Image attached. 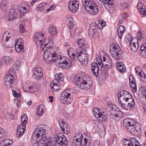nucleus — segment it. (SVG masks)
Masks as SVG:
<instances>
[{"mask_svg": "<svg viewBox=\"0 0 146 146\" xmlns=\"http://www.w3.org/2000/svg\"><path fill=\"white\" fill-rule=\"evenodd\" d=\"M35 40L36 45L39 47L42 51H44L43 57L45 62L48 64L54 62L57 56L54 51L55 47L49 46L50 43H47L44 33L41 32L36 33Z\"/></svg>", "mask_w": 146, "mask_h": 146, "instance_id": "f257e3e1", "label": "nucleus"}, {"mask_svg": "<svg viewBox=\"0 0 146 146\" xmlns=\"http://www.w3.org/2000/svg\"><path fill=\"white\" fill-rule=\"evenodd\" d=\"M16 35L14 32H6L3 34L2 40V44L6 47L11 48L15 44L16 51L18 53H22L23 51V43L20 42V38H18L17 41H15Z\"/></svg>", "mask_w": 146, "mask_h": 146, "instance_id": "f03ea898", "label": "nucleus"}, {"mask_svg": "<svg viewBox=\"0 0 146 146\" xmlns=\"http://www.w3.org/2000/svg\"><path fill=\"white\" fill-rule=\"evenodd\" d=\"M74 81L79 88L86 90L90 89L92 84L91 78L86 74L82 75L81 76L76 75L74 77Z\"/></svg>", "mask_w": 146, "mask_h": 146, "instance_id": "7ed1b4c3", "label": "nucleus"}, {"mask_svg": "<svg viewBox=\"0 0 146 146\" xmlns=\"http://www.w3.org/2000/svg\"><path fill=\"white\" fill-rule=\"evenodd\" d=\"M124 126L128 131L133 134H135L137 133H140L141 128L140 124L135 122L131 118L124 119L123 122Z\"/></svg>", "mask_w": 146, "mask_h": 146, "instance_id": "20e7f679", "label": "nucleus"}, {"mask_svg": "<svg viewBox=\"0 0 146 146\" xmlns=\"http://www.w3.org/2000/svg\"><path fill=\"white\" fill-rule=\"evenodd\" d=\"M82 2L87 12L93 15H96L98 13V8L93 0H82Z\"/></svg>", "mask_w": 146, "mask_h": 146, "instance_id": "39448f33", "label": "nucleus"}, {"mask_svg": "<svg viewBox=\"0 0 146 146\" xmlns=\"http://www.w3.org/2000/svg\"><path fill=\"white\" fill-rule=\"evenodd\" d=\"M45 129L42 125L38 126L35 129L32 137V142L33 144L42 139L43 137L46 138L45 134Z\"/></svg>", "mask_w": 146, "mask_h": 146, "instance_id": "423d86ee", "label": "nucleus"}, {"mask_svg": "<svg viewBox=\"0 0 146 146\" xmlns=\"http://www.w3.org/2000/svg\"><path fill=\"white\" fill-rule=\"evenodd\" d=\"M110 52L112 57L116 60H119L122 57L123 52L117 43H113L111 45Z\"/></svg>", "mask_w": 146, "mask_h": 146, "instance_id": "0eeeda50", "label": "nucleus"}, {"mask_svg": "<svg viewBox=\"0 0 146 146\" xmlns=\"http://www.w3.org/2000/svg\"><path fill=\"white\" fill-rule=\"evenodd\" d=\"M61 102L65 104H71L74 100L73 94L70 89H67L63 91L60 98Z\"/></svg>", "mask_w": 146, "mask_h": 146, "instance_id": "6e6552de", "label": "nucleus"}, {"mask_svg": "<svg viewBox=\"0 0 146 146\" xmlns=\"http://www.w3.org/2000/svg\"><path fill=\"white\" fill-rule=\"evenodd\" d=\"M54 138L56 142H52L53 146H63V145H67L68 144V140L63 133H57L54 136Z\"/></svg>", "mask_w": 146, "mask_h": 146, "instance_id": "1a4fd4ad", "label": "nucleus"}, {"mask_svg": "<svg viewBox=\"0 0 146 146\" xmlns=\"http://www.w3.org/2000/svg\"><path fill=\"white\" fill-rule=\"evenodd\" d=\"M109 110L111 113L110 117L114 120L117 121L120 117H123V113L118 108L112 105L110 106Z\"/></svg>", "mask_w": 146, "mask_h": 146, "instance_id": "9d476101", "label": "nucleus"}, {"mask_svg": "<svg viewBox=\"0 0 146 146\" xmlns=\"http://www.w3.org/2000/svg\"><path fill=\"white\" fill-rule=\"evenodd\" d=\"M27 121V115H23L21 119V124L18 126L17 129V137H21L24 134L25 130Z\"/></svg>", "mask_w": 146, "mask_h": 146, "instance_id": "9b49d317", "label": "nucleus"}, {"mask_svg": "<svg viewBox=\"0 0 146 146\" xmlns=\"http://www.w3.org/2000/svg\"><path fill=\"white\" fill-rule=\"evenodd\" d=\"M56 59V60L58 61V66L60 68L68 69L72 66L71 61L66 57L57 55Z\"/></svg>", "mask_w": 146, "mask_h": 146, "instance_id": "f8f14e48", "label": "nucleus"}, {"mask_svg": "<svg viewBox=\"0 0 146 146\" xmlns=\"http://www.w3.org/2000/svg\"><path fill=\"white\" fill-rule=\"evenodd\" d=\"M77 59H78L82 65L86 66L88 62V55L86 50L78 52Z\"/></svg>", "mask_w": 146, "mask_h": 146, "instance_id": "ddd939ff", "label": "nucleus"}, {"mask_svg": "<svg viewBox=\"0 0 146 146\" xmlns=\"http://www.w3.org/2000/svg\"><path fill=\"white\" fill-rule=\"evenodd\" d=\"M93 113L96 117L102 122H105L107 119V116L100 112L98 109L94 108L93 111Z\"/></svg>", "mask_w": 146, "mask_h": 146, "instance_id": "4468645a", "label": "nucleus"}, {"mask_svg": "<svg viewBox=\"0 0 146 146\" xmlns=\"http://www.w3.org/2000/svg\"><path fill=\"white\" fill-rule=\"evenodd\" d=\"M131 95L126 90H121L118 93V98L119 101H122L123 102L124 101H127L129 98V97L131 96Z\"/></svg>", "mask_w": 146, "mask_h": 146, "instance_id": "2eb2a0df", "label": "nucleus"}, {"mask_svg": "<svg viewBox=\"0 0 146 146\" xmlns=\"http://www.w3.org/2000/svg\"><path fill=\"white\" fill-rule=\"evenodd\" d=\"M35 144H37V146H53L52 142L49 139L44 137Z\"/></svg>", "mask_w": 146, "mask_h": 146, "instance_id": "dca6fc26", "label": "nucleus"}, {"mask_svg": "<svg viewBox=\"0 0 146 146\" xmlns=\"http://www.w3.org/2000/svg\"><path fill=\"white\" fill-rule=\"evenodd\" d=\"M83 137L80 133H76L73 138L72 143L75 146H80Z\"/></svg>", "mask_w": 146, "mask_h": 146, "instance_id": "f3484780", "label": "nucleus"}, {"mask_svg": "<svg viewBox=\"0 0 146 146\" xmlns=\"http://www.w3.org/2000/svg\"><path fill=\"white\" fill-rule=\"evenodd\" d=\"M17 9L19 12L23 14L26 13L28 12L30 10V7L25 2H24L18 6Z\"/></svg>", "mask_w": 146, "mask_h": 146, "instance_id": "a211bd4d", "label": "nucleus"}, {"mask_svg": "<svg viewBox=\"0 0 146 146\" xmlns=\"http://www.w3.org/2000/svg\"><path fill=\"white\" fill-rule=\"evenodd\" d=\"M79 5L78 1H72L69 3L68 7L69 10L73 13H75L78 9Z\"/></svg>", "mask_w": 146, "mask_h": 146, "instance_id": "6ab92c4d", "label": "nucleus"}, {"mask_svg": "<svg viewBox=\"0 0 146 146\" xmlns=\"http://www.w3.org/2000/svg\"><path fill=\"white\" fill-rule=\"evenodd\" d=\"M33 76L34 78L38 80L42 76L43 74L42 72V69L40 67H37L33 70Z\"/></svg>", "mask_w": 146, "mask_h": 146, "instance_id": "aec40b11", "label": "nucleus"}, {"mask_svg": "<svg viewBox=\"0 0 146 146\" xmlns=\"http://www.w3.org/2000/svg\"><path fill=\"white\" fill-rule=\"evenodd\" d=\"M59 123L61 130L65 134H68L70 133L69 129L67 127V125L63 120L60 119L59 121Z\"/></svg>", "mask_w": 146, "mask_h": 146, "instance_id": "412c9836", "label": "nucleus"}, {"mask_svg": "<svg viewBox=\"0 0 146 146\" xmlns=\"http://www.w3.org/2000/svg\"><path fill=\"white\" fill-rule=\"evenodd\" d=\"M77 52L75 49L72 48H69L67 50L68 55L73 61L77 60Z\"/></svg>", "mask_w": 146, "mask_h": 146, "instance_id": "4be33fe9", "label": "nucleus"}, {"mask_svg": "<svg viewBox=\"0 0 146 146\" xmlns=\"http://www.w3.org/2000/svg\"><path fill=\"white\" fill-rule=\"evenodd\" d=\"M98 64L95 62H92L91 65V71L93 74L96 77L98 76L99 74V66Z\"/></svg>", "mask_w": 146, "mask_h": 146, "instance_id": "5701e85b", "label": "nucleus"}, {"mask_svg": "<svg viewBox=\"0 0 146 146\" xmlns=\"http://www.w3.org/2000/svg\"><path fill=\"white\" fill-rule=\"evenodd\" d=\"M17 14L15 11L12 9L11 10L9 13L8 14L6 17V18L8 21H11L15 19L17 17Z\"/></svg>", "mask_w": 146, "mask_h": 146, "instance_id": "b1692460", "label": "nucleus"}, {"mask_svg": "<svg viewBox=\"0 0 146 146\" xmlns=\"http://www.w3.org/2000/svg\"><path fill=\"white\" fill-rule=\"evenodd\" d=\"M97 59L98 60H97V61H98V64L100 66V67H101V65L102 64V66H104L106 69H109L111 68L112 66V61L102 62V60L100 58H99Z\"/></svg>", "mask_w": 146, "mask_h": 146, "instance_id": "393cba45", "label": "nucleus"}, {"mask_svg": "<svg viewBox=\"0 0 146 146\" xmlns=\"http://www.w3.org/2000/svg\"><path fill=\"white\" fill-rule=\"evenodd\" d=\"M77 43L79 46L83 50H86L88 48L86 43L82 38H80L77 40Z\"/></svg>", "mask_w": 146, "mask_h": 146, "instance_id": "a878e982", "label": "nucleus"}, {"mask_svg": "<svg viewBox=\"0 0 146 146\" xmlns=\"http://www.w3.org/2000/svg\"><path fill=\"white\" fill-rule=\"evenodd\" d=\"M137 8L140 13L142 15H146V7L141 2H139Z\"/></svg>", "mask_w": 146, "mask_h": 146, "instance_id": "bb28decb", "label": "nucleus"}, {"mask_svg": "<svg viewBox=\"0 0 146 146\" xmlns=\"http://www.w3.org/2000/svg\"><path fill=\"white\" fill-rule=\"evenodd\" d=\"M14 79V75L8 74L5 77V83L6 85H10L13 82Z\"/></svg>", "mask_w": 146, "mask_h": 146, "instance_id": "cd10ccee", "label": "nucleus"}, {"mask_svg": "<svg viewBox=\"0 0 146 146\" xmlns=\"http://www.w3.org/2000/svg\"><path fill=\"white\" fill-rule=\"evenodd\" d=\"M55 80H52L50 83V87L52 90L54 91L59 90L60 88V86L59 83L55 82Z\"/></svg>", "mask_w": 146, "mask_h": 146, "instance_id": "c85d7f7f", "label": "nucleus"}, {"mask_svg": "<svg viewBox=\"0 0 146 146\" xmlns=\"http://www.w3.org/2000/svg\"><path fill=\"white\" fill-rule=\"evenodd\" d=\"M102 2L106 8H111L114 3L113 0H99Z\"/></svg>", "mask_w": 146, "mask_h": 146, "instance_id": "c756f323", "label": "nucleus"}, {"mask_svg": "<svg viewBox=\"0 0 146 146\" xmlns=\"http://www.w3.org/2000/svg\"><path fill=\"white\" fill-rule=\"evenodd\" d=\"M45 112L44 106L42 105H40L38 107L36 115L39 116H41Z\"/></svg>", "mask_w": 146, "mask_h": 146, "instance_id": "7c9ffc66", "label": "nucleus"}, {"mask_svg": "<svg viewBox=\"0 0 146 146\" xmlns=\"http://www.w3.org/2000/svg\"><path fill=\"white\" fill-rule=\"evenodd\" d=\"M1 8L3 11H5L9 7L8 0H3L1 3Z\"/></svg>", "mask_w": 146, "mask_h": 146, "instance_id": "2f4dec72", "label": "nucleus"}, {"mask_svg": "<svg viewBox=\"0 0 146 146\" xmlns=\"http://www.w3.org/2000/svg\"><path fill=\"white\" fill-rule=\"evenodd\" d=\"M97 29H98L97 25L96 24V22L91 23L89 27V33L92 34V30H93L94 33H96Z\"/></svg>", "mask_w": 146, "mask_h": 146, "instance_id": "473e14b6", "label": "nucleus"}, {"mask_svg": "<svg viewBox=\"0 0 146 146\" xmlns=\"http://www.w3.org/2000/svg\"><path fill=\"white\" fill-rule=\"evenodd\" d=\"M132 78L131 79L129 77V80L130 82V86L133 89L132 90L134 92H136L137 91V87L136 86V82L135 80L133 78V77L132 76Z\"/></svg>", "mask_w": 146, "mask_h": 146, "instance_id": "72a5a7b5", "label": "nucleus"}, {"mask_svg": "<svg viewBox=\"0 0 146 146\" xmlns=\"http://www.w3.org/2000/svg\"><path fill=\"white\" fill-rule=\"evenodd\" d=\"M127 103L129 106L130 109L132 110L134 109L135 106V102L133 98H130L128 100L126 101Z\"/></svg>", "mask_w": 146, "mask_h": 146, "instance_id": "f704fd0d", "label": "nucleus"}, {"mask_svg": "<svg viewBox=\"0 0 146 146\" xmlns=\"http://www.w3.org/2000/svg\"><path fill=\"white\" fill-rule=\"evenodd\" d=\"M115 65L118 70L121 72H123L125 70V67L121 62H118L115 63Z\"/></svg>", "mask_w": 146, "mask_h": 146, "instance_id": "c9c22d12", "label": "nucleus"}, {"mask_svg": "<svg viewBox=\"0 0 146 146\" xmlns=\"http://www.w3.org/2000/svg\"><path fill=\"white\" fill-rule=\"evenodd\" d=\"M54 76L55 79L53 80H55V82L57 83H59L60 81H62L63 80V74L62 73L56 74Z\"/></svg>", "mask_w": 146, "mask_h": 146, "instance_id": "e433bc0d", "label": "nucleus"}, {"mask_svg": "<svg viewBox=\"0 0 146 146\" xmlns=\"http://www.w3.org/2000/svg\"><path fill=\"white\" fill-rule=\"evenodd\" d=\"M125 30V27L123 26H120L119 27L117 30V34L120 39L121 38Z\"/></svg>", "mask_w": 146, "mask_h": 146, "instance_id": "4c0bfd02", "label": "nucleus"}, {"mask_svg": "<svg viewBox=\"0 0 146 146\" xmlns=\"http://www.w3.org/2000/svg\"><path fill=\"white\" fill-rule=\"evenodd\" d=\"M137 36L138 41L139 40L141 41L142 40L144 41L146 39V35L143 33H142L139 31L137 33Z\"/></svg>", "mask_w": 146, "mask_h": 146, "instance_id": "58836bf2", "label": "nucleus"}, {"mask_svg": "<svg viewBox=\"0 0 146 146\" xmlns=\"http://www.w3.org/2000/svg\"><path fill=\"white\" fill-rule=\"evenodd\" d=\"M49 33L51 35H56L57 33V30L55 26L54 25L50 26L49 28Z\"/></svg>", "mask_w": 146, "mask_h": 146, "instance_id": "ea45409f", "label": "nucleus"}, {"mask_svg": "<svg viewBox=\"0 0 146 146\" xmlns=\"http://www.w3.org/2000/svg\"><path fill=\"white\" fill-rule=\"evenodd\" d=\"M120 104H121V107L123 108L126 110H131L130 107L128 104V103H127L126 100L124 101L123 102H121L122 101H119Z\"/></svg>", "mask_w": 146, "mask_h": 146, "instance_id": "a19ab883", "label": "nucleus"}, {"mask_svg": "<svg viewBox=\"0 0 146 146\" xmlns=\"http://www.w3.org/2000/svg\"><path fill=\"white\" fill-rule=\"evenodd\" d=\"M131 46V49L132 51L134 52H137L139 48L138 44L135 43V42H133V43H131L129 44Z\"/></svg>", "mask_w": 146, "mask_h": 146, "instance_id": "79ce46f5", "label": "nucleus"}, {"mask_svg": "<svg viewBox=\"0 0 146 146\" xmlns=\"http://www.w3.org/2000/svg\"><path fill=\"white\" fill-rule=\"evenodd\" d=\"M96 24L97 25L98 28L102 29L103 27L105 26L106 23L102 21L99 20L96 21Z\"/></svg>", "mask_w": 146, "mask_h": 146, "instance_id": "37998d69", "label": "nucleus"}, {"mask_svg": "<svg viewBox=\"0 0 146 146\" xmlns=\"http://www.w3.org/2000/svg\"><path fill=\"white\" fill-rule=\"evenodd\" d=\"M12 61L11 58L9 56H5L2 59L3 62L4 64H8Z\"/></svg>", "mask_w": 146, "mask_h": 146, "instance_id": "c03bdc74", "label": "nucleus"}, {"mask_svg": "<svg viewBox=\"0 0 146 146\" xmlns=\"http://www.w3.org/2000/svg\"><path fill=\"white\" fill-rule=\"evenodd\" d=\"M68 26L70 29L72 28L73 26V19L72 17H69L68 18Z\"/></svg>", "mask_w": 146, "mask_h": 146, "instance_id": "a18cd8bd", "label": "nucleus"}, {"mask_svg": "<svg viewBox=\"0 0 146 146\" xmlns=\"http://www.w3.org/2000/svg\"><path fill=\"white\" fill-rule=\"evenodd\" d=\"M140 50H141V55H144L146 52V44L143 43L141 45Z\"/></svg>", "mask_w": 146, "mask_h": 146, "instance_id": "49530a36", "label": "nucleus"}, {"mask_svg": "<svg viewBox=\"0 0 146 146\" xmlns=\"http://www.w3.org/2000/svg\"><path fill=\"white\" fill-rule=\"evenodd\" d=\"M129 140L131 146H135L137 142H139L137 139L133 137L131 138Z\"/></svg>", "mask_w": 146, "mask_h": 146, "instance_id": "de8ad7c7", "label": "nucleus"}, {"mask_svg": "<svg viewBox=\"0 0 146 146\" xmlns=\"http://www.w3.org/2000/svg\"><path fill=\"white\" fill-rule=\"evenodd\" d=\"M4 142L5 146L10 145L13 143L12 141L9 139H5Z\"/></svg>", "mask_w": 146, "mask_h": 146, "instance_id": "09e8293b", "label": "nucleus"}, {"mask_svg": "<svg viewBox=\"0 0 146 146\" xmlns=\"http://www.w3.org/2000/svg\"><path fill=\"white\" fill-rule=\"evenodd\" d=\"M125 40L127 44H131L132 41L131 36L130 35H127L125 37Z\"/></svg>", "mask_w": 146, "mask_h": 146, "instance_id": "8fccbe9b", "label": "nucleus"}, {"mask_svg": "<svg viewBox=\"0 0 146 146\" xmlns=\"http://www.w3.org/2000/svg\"><path fill=\"white\" fill-rule=\"evenodd\" d=\"M103 62H108L110 61H112L111 58L106 55H104L103 57Z\"/></svg>", "mask_w": 146, "mask_h": 146, "instance_id": "3c124183", "label": "nucleus"}, {"mask_svg": "<svg viewBox=\"0 0 146 146\" xmlns=\"http://www.w3.org/2000/svg\"><path fill=\"white\" fill-rule=\"evenodd\" d=\"M46 3L45 2H43L39 4L37 7L38 9V10L41 11L43 10L44 9V5H46Z\"/></svg>", "mask_w": 146, "mask_h": 146, "instance_id": "603ef678", "label": "nucleus"}, {"mask_svg": "<svg viewBox=\"0 0 146 146\" xmlns=\"http://www.w3.org/2000/svg\"><path fill=\"white\" fill-rule=\"evenodd\" d=\"M81 145V146H89V145L87 144V139L86 138L82 139Z\"/></svg>", "mask_w": 146, "mask_h": 146, "instance_id": "864d4df0", "label": "nucleus"}, {"mask_svg": "<svg viewBox=\"0 0 146 146\" xmlns=\"http://www.w3.org/2000/svg\"><path fill=\"white\" fill-rule=\"evenodd\" d=\"M121 7L120 9L123 11L126 8H127L129 5L127 3H124L121 4Z\"/></svg>", "mask_w": 146, "mask_h": 146, "instance_id": "5fc2aeb1", "label": "nucleus"}, {"mask_svg": "<svg viewBox=\"0 0 146 146\" xmlns=\"http://www.w3.org/2000/svg\"><path fill=\"white\" fill-rule=\"evenodd\" d=\"M140 90H141L142 95L144 96L143 97V98H145V99H146L145 102H146V88L144 87H141L140 89Z\"/></svg>", "mask_w": 146, "mask_h": 146, "instance_id": "6e6d98bb", "label": "nucleus"}, {"mask_svg": "<svg viewBox=\"0 0 146 146\" xmlns=\"http://www.w3.org/2000/svg\"><path fill=\"white\" fill-rule=\"evenodd\" d=\"M19 28L20 29V32L21 33H24L25 31V29L22 23L21 24L20 23Z\"/></svg>", "mask_w": 146, "mask_h": 146, "instance_id": "4d7b16f0", "label": "nucleus"}, {"mask_svg": "<svg viewBox=\"0 0 146 146\" xmlns=\"http://www.w3.org/2000/svg\"><path fill=\"white\" fill-rule=\"evenodd\" d=\"M21 64V61L20 60H17L13 64L17 67L18 68H20Z\"/></svg>", "mask_w": 146, "mask_h": 146, "instance_id": "13d9d810", "label": "nucleus"}, {"mask_svg": "<svg viewBox=\"0 0 146 146\" xmlns=\"http://www.w3.org/2000/svg\"><path fill=\"white\" fill-rule=\"evenodd\" d=\"M138 74L139 76L141 77V79H144V78L145 79H146V76H145V74L143 72H140L138 73Z\"/></svg>", "mask_w": 146, "mask_h": 146, "instance_id": "bf43d9fd", "label": "nucleus"}, {"mask_svg": "<svg viewBox=\"0 0 146 146\" xmlns=\"http://www.w3.org/2000/svg\"><path fill=\"white\" fill-rule=\"evenodd\" d=\"M19 69V68H18L17 67L15 66V65H13L11 67V70L13 69L16 72H17Z\"/></svg>", "mask_w": 146, "mask_h": 146, "instance_id": "052dcab7", "label": "nucleus"}, {"mask_svg": "<svg viewBox=\"0 0 146 146\" xmlns=\"http://www.w3.org/2000/svg\"><path fill=\"white\" fill-rule=\"evenodd\" d=\"M55 8V7L54 5H52L47 10V12H49L50 11L54 10Z\"/></svg>", "mask_w": 146, "mask_h": 146, "instance_id": "680f3d73", "label": "nucleus"}, {"mask_svg": "<svg viewBox=\"0 0 146 146\" xmlns=\"http://www.w3.org/2000/svg\"><path fill=\"white\" fill-rule=\"evenodd\" d=\"M13 96L15 97H19L20 95V94L16 92L14 90H13Z\"/></svg>", "mask_w": 146, "mask_h": 146, "instance_id": "e2e57ef3", "label": "nucleus"}, {"mask_svg": "<svg viewBox=\"0 0 146 146\" xmlns=\"http://www.w3.org/2000/svg\"><path fill=\"white\" fill-rule=\"evenodd\" d=\"M16 72L13 70L12 69L11 70V67L9 68V70H8V74H13L14 75V74H15V73Z\"/></svg>", "mask_w": 146, "mask_h": 146, "instance_id": "0e129e2a", "label": "nucleus"}, {"mask_svg": "<svg viewBox=\"0 0 146 146\" xmlns=\"http://www.w3.org/2000/svg\"><path fill=\"white\" fill-rule=\"evenodd\" d=\"M5 135V133L3 132V129L0 127V138Z\"/></svg>", "mask_w": 146, "mask_h": 146, "instance_id": "69168bd1", "label": "nucleus"}, {"mask_svg": "<svg viewBox=\"0 0 146 146\" xmlns=\"http://www.w3.org/2000/svg\"><path fill=\"white\" fill-rule=\"evenodd\" d=\"M128 15L125 13H123L121 14L122 17L123 18L125 19L128 16Z\"/></svg>", "mask_w": 146, "mask_h": 146, "instance_id": "338daca9", "label": "nucleus"}, {"mask_svg": "<svg viewBox=\"0 0 146 146\" xmlns=\"http://www.w3.org/2000/svg\"><path fill=\"white\" fill-rule=\"evenodd\" d=\"M93 146H101L99 144V143L98 141H96L94 143Z\"/></svg>", "mask_w": 146, "mask_h": 146, "instance_id": "774afa93", "label": "nucleus"}]
</instances>
